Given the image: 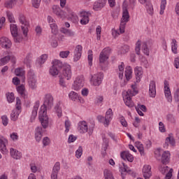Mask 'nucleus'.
Wrapping results in <instances>:
<instances>
[{"instance_id":"1","label":"nucleus","mask_w":179,"mask_h":179,"mask_svg":"<svg viewBox=\"0 0 179 179\" xmlns=\"http://www.w3.org/2000/svg\"><path fill=\"white\" fill-rule=\"evenodd\" d=\"M54 106V97L52 95L48 94L45 96L43 106H41L39 111V121L43 129L48 128V116L47 115V108L50 109Z\"/></svg>"},{"instance_id":"2","label":"nucleus","mask_w":179,"mask_h":179,"mask_svg":"<svg viewBox=\"0 0 179 179\" xmlns=\"http://www.w3.org/2000/svg\"><path fill=\"white\" fill-rule=\"evenodd\" d=\"M110 54H111V48H105L99 54V65L102 68V71H106L104 65L107 64Z\"/></svg>"},{"instance_id":"3","label":"nucleus","mask_w":179,"mask_h":179,"mask_svg":"<svg viewBox=\"0 0 179 179\" xmlns=\"http://www.w3.org/2000/svg\"><path fill=\"white\" fill-rule=\"evenodd\" d=\"M128 22H129V12H128L127 7H124L120 25V31L122 34V33H125V26Z\"/></svg>"},{"instance_id":"4","label":"nucleus","mask_w":179,"mask_h":179,"mask_svg":"<svg viewBox=\"0 0 179 179\" xmlns=\"http://www.w3.org/2000/svg\"><path fill=\"white\" fill-rule=\"evenodd\" d=\"M21 104H22V101H20V99H19V97H17L15 109H13L10 114V118L12 121H16L19 117L20 113H22Z\"/></svg>"},{"instance_id":"5","label":"nucleus","mask_w":179,"mask_h":179,"mask_svg":"<svg viewBox=\"0 0 179 179\" xmlns=\"http://www.w3.org/2000/svg\"><path fill=\"white\" fill-rule=\"evenodd\" d=\"M19 22L22 24L21 26V29L22 30L23 34L25 37H27V33H29V23L27 22L26 20V17H24V15L23 14H20L19 15Z\"/></svg>"},{"instance_id":"6","label":"nucleus","mask_w":179,"mask_h":179,"mask_svg":"<svg viewBox=\"0 0 179 179\" xmlns=\"http://www.w3.org/2000/svg\"><path fill=\"white\" fill-rule=\"evenodd\" d=\"M28 83L29 87L32 90H36L37 89V80L36 79V75L34 74V71L30 70L28 72Z\"/></svg>"},{"instance_id":"7","label":"nucleus","mask_w":179,"mask_h":179,"mask_svg":"<svg viewBox=\"0 0 179 179\" xmlns=\"http://www.w3.org/2000/svg\"><path fill=\"white\" fill-rule=\"evenodd\" d=\"M83 86H85V80L83 79V76H78L74 80L72 85V90L78 92V90H80Z\"/></svg>"},{"instance_id":"8","label":"nucleus","mask_w":179,"mask_h":179,"mask_svg":"<svg viewBox=\"0 0 179 179\" xmlns=\"http://www.w3.org/2000/svg\"><path fill=\"white\" fill-rule=\"evenodd\" d=\"M103 78L104 75L103 73H99L92 76L91 80L93 83L94 86H100Z\"/></svg>"},{"instance_id":"9","label":"nucleus","mask_w":179,"mask_h":179,"mask_svg":"<svg viewBox=\"0 0 179 179\" xmlns=\"http://www.w3.org/2000/svg\"><path fill=\"white\" fill-rule=\"evenodd\" d=\"M52 13L56 15V16L60 17V19H64L66 17V13L61 10V8H59V6H52Z\"/></svg>"},{"instance_id":"10","label":"nucleus","mask_w":179,"mask_h":179,"mask_svg":"<svg viewBox=\"0 0 179 179\" xmlns=\"http://www.w3.org/2000/svg\"><path fill=\"white\" fill-rule=\"evenodd\" d=\"M164 83L165 97H166L169 103H171V101H173V97L171 96V91H170V85L169 84V81L164 80Z\"/></svg>"},{"instance_id":"11","label":"nucleus","mask_w":179,"mask_h":179,"mask_svg":"<svg viewBox=\"0 0 179 179\" xmlns=\"http://www.w3.org/2000/svg\"><path fill=\"white\" fill-rule=\"evenodd\" d=\"M159 171L162 174H166L165 179H171L173 177V169L169 171V166H159Z\"/></svg>"},{"instance_id":"12","label":"nucleus","mask_w":179,"mask_h":179,"mask_svg":"<svg viewBox=\"0 0 179 179\" xmlns=\"http://www.w3.org/2000/svg\"><path fill=\"white\" fill-rule=\"evenodd\" d=\"M60 76H62V78H64L66 80H69V79L72 78V71L71 70L70 65L64 67L62 75Z\"/></svg>"},{"instance_id":"13","label":"nucleus","mask_w":179,"mask_h":179,"mask_svg":"<svg viewBox=\"0 0 179 179\" xmlns=\"http://www.w3.org/2000/svg\"><path fill=\"white\" fill-rule=\"evenodd\" d=\"M78 129L80 134H86L89 131V126L86 121L79 122L78 124Z\"/></svg>"},{"instance_id":"14","label":"nucleus","mask_w":179,"mask_h":179,"mask_svg":"<svg viewBox=\"0 0 179 179\" xmlns=\"http://www.w3.org/2000/svg\"><path fill=\"white\" fill-rule=\"evenodd\" d=\"M0 45H1L2 48H6L8 50V48L12 47V42H10L9 38L3 36L0 38Z\"/></svg>"},{"instance_id":"15","label":"nucleus","mask_w":179,"mask_h":179,"mask_svg":"<svg viewBox=\"0 0 179 179\" xmlns=\"http://www.w3.org/2000/svg\"><path fill=\"white\" fill-rule=\"evenodd\" d=\"M59 170H61V164H59V162H56L52 169V172L51 175L52 179L58 178V173H59Z\"/></svg>"},{"instance_id":"16","label":"nucleus","mask_w":179,"mask_h":179,"mask_svg":"<svg viewBox=\"0 0 179 179\" xmlns=\"http://www.w3.org/2000/svg\"><path fill=\"white\" fill-rule=\"evenodd\" d=\"M106 2L107 0H98L97 1H95L93 6L94 10H101V9L106 6Z\"/></svg>"},{"instance_id":"17","label":"nucleus","mask_w":179,"mask_h":179,"mask_svg":"<svg viewBox=\"0 0 179 179\" xmlns=\"http://www.w3.org/2000/svg\"><path fill=\"white\" fill-rule=\"evenodd\" d=\"M90 15H92L90 13L86 11H82L80 13V16L82 17L80 20L81 24H87L89 23V16Z\"/></svg>"},{"instance_id":"18","label":"nucleus","mask_w":179,"mask_h":179,"mask_svg":"<svg viewBox=\"0 0 179 179\" xmlns=\"http://www.w3.org/2000/svg\"><path fill=\"white\" fill-rule=\"evenodd\" d=\"M113 110L109 108L106 113L105 121L103 122L106 127H108V125H110V122L113 120Z\"/></svg>"},{"instance_id":"19","label":"nucleus","mask_w":179,"mask_h":179,"mask_svg":"<svg viewBox=\"0 0 179 179\" xmlns=\"http://www.w3.org/2000/svg\"><path fill=\"white\" fill-rule=\"evenodd\" d=\"M143 176L144 178H150L152 177V166L145 165L143 168Z\"/></svg>"},{"instance_id":"20","label":"nucleus","mask_w":179,"mask_h":179,"mask_svg":"<svg viewBox=\"0 0 179 179\" xmlns=\"http://www.w3.org/2000/svg\"><path fill=\"white\" fill-rule=\"evenodd\" d=\"M120 157L123 160H127L128 162H130V163H132L134 162V155H131L129 151H123L120 153Z\"/></svg>"},{"instance_id":"21","label":"nucleus","mask_w":179,"mask_h":179,"mask_svg":"<svg viewBox=\"0 0 179 179\" xmlns=\"http://www.w3.org/2000/svg\"><path fill=\"white\" fill-rule=\"evenodd\" d=\"M149 96L150 97H156V82L152 80L149 86Z\"/></svg>"},{"instance_id":"22","label":"nucleus","mask_w":179,"mask_h":179,"mask_svg":"<svg viewBox=\"0 0 179 179\" xmlns=\"http://www.w3.org/2000/svg\"><path fill=\"white\" fill-rule=\"evenodd\" d=\"M83 47L80 45H78L76 46L75 51H74V61L77 62L80 59V57H82V50Z\"/></svg>"},{"instance_id":"23","label":"nucleus","mask_w":179,"mask_h":179,"mask_svg":"<svg viewBox=\"0 0 179 179\" xmlns=\"http://www.w3.org/2000/svg\"><path fill=\"white\" fill-rule=\"evenodd\" d=\"M44 129L41 127H37L35 130V139L36 142H40L41 141V138H43V132H44Z\"/></svg>"},{"instance_id":"24","label":"nucleus","mask_w":179,"mask_h":179,"mask_svg":"<svg viewBox=\"0 0 179 179\" xmlns=\"http://www.w3.org/2000/svg\"><path fill=\"white\" fill-rule=\"evenodd\" d=\"M38 107H40V101H36L34 103V108L32 110V115L31 117V122H33L34 120H36V117H37V111L38 110Z\"/></svg>"},{"instance_id":"25","label":"nucleus","mask_w":179,"mask_h":179,"mask_svg":"<svg viewBox=\"0 0 179 179\" xmlns=\"http://www.w3.org/2000/svg\"><path fill=\"white\" fill-rule=\"evenodd\" d=\"M10 156L13 159H15V160H19L22 157V152L10 148Z\"/></svg>"},{"instance_id":"26","label":"nucleus","mask_w":179,"mask_h":179,"mask_svg":"<svg viewBox=\"0 0 179 179\" xmlns=\"http://www.w3.org/2000/svg\"><path fill=\"white\" fill-rule=\"evenodd\" d=\"M136 79L137 82L141 80V78H142V75L143 74V71L142 70L141 66H136L134 69Z\"/></svg>"},{"instance_id":"27","label":"nucleus","mask_w":179,"mask_h":179,"mask_svg":"<svg viewBox=\"0 0 179 179\" xmlns=\"http://www.w3.org/2000/svg\"><path fill=\"white\" fill-rule=\"evenodd\" d=\"M170 152L164 151L162 155V164H167L170 161Z\"/></svg>"},{"instance_id":"28","label":"nucleus","mask_w":179,"mask_h":179,"mask_svg":"<svg viewBox=\"0 0 179 179\" xmlns=\"http://www.w3.org/2000/svg\"><path fill=\"white\" fill-rule=\"evenodd\" d=\"M123 99L124 101L125 105L127 107H129L130 108H132V107H134V106L135 105L134 103V101H132V98H131L129 96H123Z\"/></svg>"},{"instance_id":"29","label":"nucleus","mask_w":179,"mask_h":179,"mask_svg":"<svg viewBox=\"0 0 179 179\" xmlns=\"http://www.w3.org/2000/svg\"><path fill=\"white\" fill-rule=\"evenodd\" d=\"M132 90H128L124 96H127L129 97H132L136 94H138V91L135 90V86L131 85Z\"/></svg>"},{"instance_id":"30","label":"nucleus","mask_w":179,"mask_h":179,"mask_svg":"<svg viewBox=\"0 0 179 179\" xmlns=\"http://www.w3.org/2000/svg\"><path fill=\"white\" fill-rule=\"evenodd\" d=\"M55 111L59 118L62 117V108H61V103H57L55 106Z\"/></svg>"},{"instance_id":"31","label":"nucleus","mask_w":179,"mask_h":179,"mask_svg":"<svg viewBox=\"0 0 179 179\" xmlns=\"http://www.w3.org/2000/svg\"><path fill=\"white\" fill-rule=\"evenodd\" d=\"M125 76H126V79L127 80H130L131 78H132V69L131 68V66H127L125 69Z\"/></svg>"},{"instance_id":"32","label":"nucleus","mask_w":179,"mask_h":179,"mask_svg":"<svg viewBox=\"0 0 179 179\" xmlns=\"http://www.w3.org/2000/svg\"><path fill=\"white\" fill-rule=\"evenodd\" d=\"M169 143L171 146H175L176 145V141L174 140V137L169 136L166 138L165 141V145L164 146H169Z\"/></svg>"},{"instance_id":"33","label":"nucleus","mask_w":179,"mask_h":179,"mask_svg":"<svg viewBox=\"0 0 179 179\" xmlns=\"http://www.w3.org/2000/svg\"><path fill=\"white\" fill-rule=\"evenodd\" d=\"M103 177L105 179H114V176L113 172L108 169H105L103 171Z\"/></svg>"},{"instance_id":"34","label":"nucleus","mask_w":179,"mask_h":179,"mask_svg":"<svg viewBox=\"0 0 179 179\" xmlns=\"http://www.w3.org/2000/svg\"><path fill=\"white\" fill-rule=\"evenodd\" d=\"M10 29L13 37H16V36H17V25L11 24L10 25Z\"/></svg>"},{"instance_id":"35","label":"nucleus","mask_w":179,"mask_h":179,"mask_svg":"<svg viewBox=\"0 0 179 179\" xmlns=\"http://www.w3.org/2000/svg\"><path fill=\"white\" fill-rule=\"evenodd\" d=\"M17 92L22 96V97H26V88L24 85H22L17 87Z\"/></svg>"},{"instance_id":"36","label":"nucleus","mask_w":179,"mask_h":179,"mask_svg":"<svg viewBox=\"0 0 179 179\" xmlns=\"http://www.w3.org/2000/svg\"><path fill=\"white\" fill-rule=\"evenodd\" d=\"M52 66H55V68H57V69L59 71V69H62V68L64 67V64L60 60L55 59V61L52 62Z\"/></svg>"},{"instance_id":"37","label":"nucleus","mask_w":179,"mask_h":179,"mask_svg":"<svg viewBox=\"0 0 179 179\" xmlns=\"http://www.w3.org/2000/svg\"><path fill=\"white\" fill-rule=\"evenodd\" d=\"M16 1L17 0H8L6 1V8H8V9H12V8H13V6H15V5L16 4Z\"/></svg>"},{"instance_id":"38","label":"nucleus","mask_w":179,"mask_h":179,"mask_svg":"<svg viewBox=\"0 0 179 179\" xmlns=\"http://www.w3.org/2000/svg\"><path fill=\"white\" fill-rule=\"evenodd\" d=\"M0 150L5 155L8 153V149H6V145H5V142L3 140L0 138Z\"/></svg>"},{"instance_id":"39","label":"nucleus","mask_w":179,"mask_h":179,"mask_svg":"<svg viewBox=\"0 0 179 179\" xmlns=\"http://www.w3.org/2000/svg\"><path fill=\"white\" fill-rule=\"evenodd\" d=\"M145 8L149 15H153V5H152L150 1L145 4Z\"/></svg>"},{"instance_id":"40","label":"nucleus","mask_w":179,"mask_h":179,"mask_svg":"<svg viewBox=\"0 0 179 179\" xmlns=\"http://www.w3.org/2000/svg\"><path fill=\"white\" fill-rule=\"evenodd\" d=\"M178 45L177 44V41L176 39H173L171 42V50L173 54H177V48Z\"/></svg>"},{"instance_id":"41","label":"nucleus","mask_w":179,"mask_h":179,"mask_svg":"<svg viewBox=\"0 0 179 179\" xmlns=\"http://www.w3.org/2000/svg\"><path fill=\"white\" fill-rule=\"evenodd\" d=\"M10 61V55H7L0 59V66L2 65H6L8 62Z\"/></svg>"},{"instance_id":"42","label":"nucleus","mask_w":179,"mask_h":179,"mask_svg":"<svg viewBox=\"0 0 179 179\" xmlns=\"http://www.w3.org/2000/svg\"><path fill=\"white\" fill-rule=\"evenodd\" d=\"M6 99L8 103H13L15 101V94L13 92H8L6 94Z\"/></svg>"},{"instance_id":"43","label":"nucleus","mask_w":179,"mask_h":179,"mask_svg":"<svg viewBox=\"0 0 179 179\" xmlns=\"http://www.w3.org/2000/svg\"><path fill=\"white\" fill-rule=\"evenodd\" d=\"M49 72L52 75V76H57V75H58V73H59V70L58 69V68L52 66Z\"/></svg>"},{"instance_id":"44","label":"nucleus","mask_w":179,"mask_h":179,"mask_svg":"<svg viewBox=\"0 0 179 179\" xmlns=\"http://www.w3.org/2000/svg\"><path fill=\"white\" fill-rule=\"evenodd\" d=\"M142 51L143 54L149 56V48H148V43L146 42L142 43Z\"/></svg>"},{"instance_id":"45","label":"nucleus","mask_w":179,"mask_h":179,"mask_svg":"<svg viewBox=\"0 0 179 179\" xmlns=\"http://www.w3.org/2000/svg\"><path fill=\"white\" fill-rule=\"evenodd\" d=\"M69 99H71V100H73V101H76V100H78V98L79 97V95L78 94V93L73 91H71L69 94Z\"/></svg>"},{"instance_id":"46","label":"nucleus","mask_w":179,"mask_h":179,"mask_svg":"<svg viewBox=\"0 0 179 179\" xmlns=\"http://www.w3.org/2000/svg\"><path fill=\"white\" fill-rule=\"evenodd\" d=\"M166 5H167V0H162L161 1V6H160V12L159 13L161 15H163L164 13V10L166 9Z\"/></svg>"},{"instance_id":"47","label":"nucleus","mask_w":179,"mask_h":179,"mask_svg":"<svg viewBox=\"0 0 179 179\" xmlns=\"http://www.w3.org/2000/svg\"><path fill=\"white\" fill-rule=\"evenodd\" d=\"M47 58H48V55H47V54L42 55L40 59L38 60L39 65H43V64L47 61Z\"/></svg>"},{"instance_id":"48","label":"nucleus","mask_w":179,"mask_h":179,"mask_svg":"<svg viewBox=\"0 0 179 179\" xmlns=\"http://www.w3.org/2000/svg\"><path fill=\"white\" fill-rule=\"evenodd\" d=\"M50 41L51 43V45H52V47H53V48H55L58 46V42H57V40H55V35H52L51 36Z\"/></svg>"},{"instance_id":"49","label":"nucleus","mask_w":179,"mask_h":179,"mask_svg":"<svg viewBox=\"0 0 179 179\" xmlns=\"http://www.w3.org/2000/svg\"><path fill=\"white\" fill-rule=\"evenodd\" d=\"M142 45V43H141V41H138L136 43V53L137 54V55H141V45Z\"/></svg>"},{"instance_id":"50","label":"nucleus","mask_w":179,"mask_h":179,"mask_svg":"<svg viewBox=\"0 0 179 179\" xmlns=\"http://www.w3.org/2000/svg\"><path fill=\"white\" fill-rule=\"evenodd\" d=\"M122 164H123L124 168L122 169L121 174H122V179H124V173H129V174H130L131 170L128 169V166L125 165L124 163H122Z\"/></svg>"},{"instance_id":"51","label":"nucleus","mask_w":179,"mask_h":179,"mask_svg":"<svg viewBox=\"0 0 179 179\" xmlns=\"http://www.w3.org/2000/svg\"><path fill=\"white\" fill-rule=\"evenodd\" d=\"M71 121H69V120H67L65 121L64 122V127L66 128L65 129V133L68 134V132H69V129H71Z\"/></svg>"},{"instance_id":"52","label":"nucleus","mask_w":179,"mask_h":179,"mask_svg":"<svg viewBox=\"0 0 179 179\" xmlns=\"http://www.w3.org/2000/svg\"><path fill=\"white\" fill-rule=\"evenodd\" d=\"M94 127H95L94 121H92L90 122V125H89V127H88V131H89L88 134H89V135H92L93 134Z\"/></svg>"},{"instance_id":"53","label":"nucleus","mask_w":179,"mask_h":179,"mask_svg":"<svg viewBox=\"0 0 179 179\" xmlns=\"http://www.w3.org/2000/svg\"><path fill=\"white\" fill-rule=\"evenodd\" d=\"M89 54L88 55V64L90 65V66H92V65H93V54H92V52H93L92 50H89L88 51Z\"/></svg>"},{"instance_id":"54","label":"nucleus","mask_w":179,"mask_h":179,"mask_svg":"<svg viewBox=\"0 0 179 179\" xmlns=\"http://www.w3.org/2000/svg\"><path fill=\"white\" fill-rule=\"evenodd\" d=\"M6 15L10 23H15V17H13V14L9 11H7Z\"/></svg>"},{"instance_id":"55","label":"nucleus","mask_w":179,"mask_h":179,"mask_svg":"<svg viewBox=\"0 0 179 179\" xmlns=\"http://www.w3.org/2000/svg\"><path fill=\"white\" fill-rule=\"evenodd\" d=\"M137 148L140 152L141 155H143L145 152V149L143 148V144L141 143V142H137Z\"/></svg>"},{"instance_id":"56","label":"nucleus","mask_w":179,"mask_h":179,"mask_svg":"<svg viewBox=\"0 0 179 179\" xmlns=\"http://www.w3.org/2000/svg\"><path fill=\"white\" fill-rule=\"evenodd\" d=\"M83 153V149L82 148V146H80L78 149L76 151V156L77 159H79L82 156Z\"/></svg>"},{"instance_id":"57","label":"nucleus","mask_w":179,"mask_h":179,"mask_svg":"<svg viewBox=\"0 0 179 179\" xmlns=\"http://www.w3.org/2000/svg\"><path fill=\"white\" fill-rule=\"evenodd\" d=\"M50 29H52V33H53V34L58 33V27L55 23L50 24Z\"/></svg>"},{"instance_id":"58","label":"nucleus","mask_w":179,"mask_h":179,"mask_svg":"<svg viewBox=\"0 0 179 179\" xmlns=\"http://www.w3.org/2000/svg\"><path fill=\"white\" fill-rule=\"evenodd\" d=\"M96 40H100L101 38V27L98 26L96 29Z\"/></svg>"},{"instance_id":"59","label":"nucleus","mask_w":179,"mask_h":179,"mask_svg":"<svg viewBox=\"0 0 179 179\" xmlns=\"http://www.w3.org/2000/svg\"><path fill=\"white\" fill-rule=\"evenodd\" d=\"M166 120L169 121V122H171L172 124H174V122H176V117L173 114H169L166 116Z\"/></svg>"},{"instance_id":"60","label":"nucleus","mask_w":179,"mask_h":179,"mask_svg":"<svg viewBox=\"0 0 179 179\" xmlns=\"http://www.w3.org/2000/svg\"><path fill=\"white\" fill-rule=\"evenodd\" d=\"M129 51V45H124L121 47V53L122 54H127Z\"/></svg>"},{"instance_id":"61","label":"nucleus","mask_w":179,"mask_h":179,"mask_svg":"<svg viewBox=\"0 0 179 179\" xmlns=\"http://www.w3.org/2000/svg\"><path fill=\"white\" fill-rule=\"evenodd\" d=\"M69 54H71V52H69V50L62 51L59 53V56L61 57V58H68Z\"/></svg>"},{"instance_id":"62","label":"nucleus","mask_w":179,"mask_h":179,"mask_svg":"<svg viewBox=\"0 0 179 179\" xmlns=\"http://www.w3.org/2000/svg\"><path fill=\"white\" fill-rule=\"evenodd\" d=\"M50 143H51V141L50 140V138L46 136L43 138V146H48V145H50Z\"/></svg>"},{"instance_id":"63","label":"nucleus","mask_w":179,"mask_h":179,"mask_svg":"<svg viewBox=\"0 0 179 179\" xmlns=\"http://www.w3.org/2000/svg\"><path fill=\"white\" fill-rule=\"evenodd\" d=\"M15 73L16 76H21L23 78V72L22 71V69L18 68L15 70Z\"/></svg>"},{"instance_id":"64","label":"nucleus","mask_w":179,"mask_h":179,"mask_svg":"<svg viewBox=\"0 0 179 179\" xmlns=\"http://www.w3.org/2000/svg\"><path fill=\"white\" fill-rule=\"evenodd\" d=\"M108 148V140L103 138V150H104V152H106Z\"/></svg>"}]
</instances>
